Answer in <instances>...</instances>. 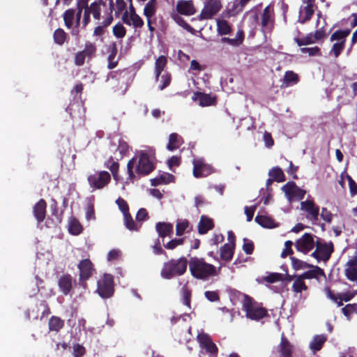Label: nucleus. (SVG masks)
Listing matches in <instances>:
<instances>
[{
  "label": "nucleus",
  "mask_w": 357,
  "mask_h": 357,
  "mask_svg": "<svg viewBox=\"0 0 357 357\" xmlns=\"http://www.w3.org/2000/svg\"><path fill=\"white\" fill-rule=\"evenodd\" d=\"M79 270V282L84 285L86 281L88 280L93 275L95 271L93 264L89 259H82L78 264Z\"/></svg>",
  "instance_id": "2eb2a0df"
},
{
  "label": "nucleus",
  "mask_w": 357,
  "mask_h": 357,
  "mask_svg": "<svg viewBox=\"0 0 357 357\" xmlns=\"http://www.w3.org/2000/svg\"><path fill=\"white\" fill-rule=\"evenodd\" d=\"M98 294L104 299L109 298L114 294V281L112 275L105 273L97 282Z\"/></svg>",
  "instance_id": "423d86ee"
},
{
  "label": "nucleus",
  "mask_w": 357,
  "mask_h": 357,
  "mask_svg": "<svg viewBox=\"0 0 357 357\" xmlns=\"http://www.w3.org/2000/svg\"><path fill=\"white\" fill-rule=\"evenodd\" d=\"M274 8L273 5L267 6L260 15V23L261 30L264 33L269 32L274 24Z\"/></svg>",
  "instance_id": "9b49d317"
},
{
  "label": "nucleus",
  "mask_w": 357,
  "mask_h": 357,
  "mask_svg": "<svg viewBox=\"0 0 357 357\" xmlns=\"http://www.w3.org/2000/svg\"><path fill=\"white\" fill-rule=\"evenodd\" d=\"M112 32L116 38L121 39L126 36V30L121 23H117L113 26Z\"/></svg>",
  "instance_id": "09e8293b"
},
{
  "label": "nucleus",
  "mask_w": 357,
  "mask_h": 357,
  "mask_svg": "<svg viewBox=\"0 0 357 357\" xmlns=\"http://www.w3.org/2000/svg\"><path fill=\"white\" fill-rule=\"evenodd\" d=\"M183 303L190 307L191 291L186 287H183L181 290Z\"/></svg>",
  "instance_id": "4d7b16f0"
},
{
  "label": "nucleus",
  "mask_w": 357,
  "mask_h": 357,
  "mask_svg": "<svg viewBox=\"0 0 357 357\" xmlns=\"http://www.w3.org/2000/svg\"><path fill=\"white\" fill-rule=\"evenodd\" d=\"M198 232L199 234H205L214 227L213 219L206 215H202L198 223Z\"/></svg>",
  "instance_id": "c85d7f7f"
},
{
  "label": "nucleus",
  "mask_w": 357,
  "mask_h": 357,
  "mask_svg": "<svg viewBox=\"0 0 357 357\" xmlns=\"http://www.w3.org/2000/svg\"><path fill=\"white\" fill-rule=\"evenodd\" d=\"M64 320L57 316H52L48 321L50 331L59 332L64 327Z\"/></svg>",
  "instance_id": "72a5a7b5"
},
{
  "label": "nucleus",
  "mask_w": 357,
  "mask_h": 357,
  "mask_svg": "<svg viewBox=\"0 0 357 357\" xmlns=\"http://www.w3.org/2000/svg\"><path fill=\"white\" fill-rule=\"evenodd\" d=\"M155 230L158 236L162 238L171 236L173 234V225L169 222H158L155 225Z\"/></svg>",
  "instance_id": "cd10ccee"
},
{
  "label": "nucleus",
  "mask_w": 357,
  "mask_h": 357,
  "mask_svg": "<svg viewBox=\"0 0 357 357\" xmlns=\"http://www.w3.org/2000/svg\"><path fill=\"white\" fill-rule=\"evenodd\" d=\"M96 51V47L94 44L91 43H86L85 45L84 49L82 50V52L87 56V59H91L95 54Z\"/></svg>",
  "instance_id": "603ef678"
},
{
  "label": "nucleus",
  "mask_w": 357,
  "mask_h": 357,
  "mask_svg": "<svg viewBox=\"0 0 357 357\" xmlns=\"http://www.w3.org/2000/svg\"><path fill=\"white\" fill-rule=\"evenodd\" d=\"M235 245L225 244L220 249V259L225 261H230L234 256Z\"/></svg>",
  "instance_id": "7c9ffc66"
},
{
  "label": "nucleus",
  "mask_w": 357,
  "mask_h": 357,
  "mask_svg": "<svg viewBox=\"0 0 357 357\" xmlns=\"http://www.w3.org/2000/svg\"><path fill=\"white\" fill-rule=\"evenodd\" d=\"M66 38V34L63 30L61 29H56L54 33V42L58 45H62L64 43Z\"/></svg>",
  "instance_id": "3c124183"
},
{
  "label": "nucleus",
  "mask_w": 357,
  "mask_h": 357,
  "mask_svg": "<svg viewBox=\"0 0 357 357\" xmlns=\"http://www.w3.org/2000/svg\"><path fill=\"white\" fill-rule=\"evenodd\" d=\"M116 204H117L119 210L123 213V215L125 214L129 213V206L127 202L121 197H119L116 200Z\"/></svg>",
  "instance_id": "bf43d9fd"
},
{
  "label": "nucleus",
  "mask_w": 357,
  "mask_h": 357,
  "mask_svg": "<svg viewBox=\"0 0 357 357\" xmlns=\"http://www.w3.org/2000/svg\"><path fill=\"white\" fill-rule=\"evenodd\" d=\"M188 264L189 262L185 257L170 259L164 264L160 275L167 280L182 275L186 272Z\"/></svg>",
  "instance_id": "20e7f679"
},
{
  "label": "nucleus",
  "mask_w": 357,
  "mask_h": 357,
  "mask_svg": "<svg viewBox=\"0 0 357 357\" xmlns=\"http://www.w3.org/2000/svg\"><path fill=\"white\" fill-rule=\"evenodd\" d=\"M183 144V139L181 136L177 133H171L169 136V141L167 145V149L169 151H174L180 148Z\"/></svg>",
  "instance_id": "2f4dec72"
},
{
  "label": "nucleus",
  "mask_w": 357,
  "mask_h": 357,
  "mask_svg": "<svg viewBox=\"0 0 357 357\" xmlns=\"http://www.w3.org/2000/svg\"><path fill=\"white\" fill-rule=\"evenodd\" d=\"M300 80L299 76L297 73L292 70H288L285 73L282 83L280 85L281 89L292 86L298 83Z\"/></svg>",
  "instance_id": "a878e982"
},
{
  "label": "nucleus",
  "mask_w": 357,
  "mask_h": 357,
  "mask_svg": "<svg viewBox=\"0 0 357 357\" xmlns=\"http://www.w3.org/2000/svg\"><path fill=\"white\" fill-rule=\"evenodd\" d=\"M327 340L325 335H317L310 342V347L315 353L321 349L323 344Z\"/></svg>",
  "instance_id": "ea45409f"
},
{
  "label": "nucleus",
  "mask_w": 357,
  "mask_h": 357,
  "mask_svg": "<svg viewBox=\"0 0 357 357\" xmlns=\"http://www.w3.org/2000/svg\"><path fill=\"white\" fill-rule=\"evenodd\" d=\"M204 296L211 302H216L220 301L218 292L215 291H206L204 293Z\"/></svg>",
  "instance_id": "774afa93"
},
{
  "label": "nucleus",
  "mask_w": 357,
  "mask_h": 357,
  "mask_svg": "<svg viewBox=\"0 0 357 357\" xmlns=\"http://www.w3.org/2000/svg\"><path fill=\"white\" fill-rule=\"evenodd\" d=\"M350 33V30L337 31L333 33L331 40L332 41L337 40L333 44L331 54H333L337 57L344 47V42L346 37Z\"/></svg>",
  "instance_id": "ddd939ff"
},
{
  "label": "nucleus",
  "mask_w": 357,
  "mask_h": 357,
  "mask_svg": "<svg viewBox=\"0 0 357 357\" xmlns=\"http://www.w3.org/2000/svg\"><path fill=\"white\" fill-rule=\"evenodd\" d=\"M352 91L351 93H347V89L343 88L342 91L347 96L346 99H344L342 96H338V100L341 101L342 104L347 105L349 104L356 96H357V82H354L351 85Z\"/></svg>",
  "instance_id": "e433bc0d"
},
{
  "label": "nucleus",
  "mask_w": 357,
  "mask_h": 357,
  "mask_svg": "<svg viewBox=\"0 0 357 357\" xmlns=\"http://www.w3.org/2000/svg\"><path fill=\"white\" fill-rule=\"evenodd\" d=\"M307 288V286L304 282V279L300 275L295 277L292 284L293 291L295 293H301L303 291H306Z\"/></svg>",
  "instance_id": "37998d69"
},
{
  "label": "nucleus",
  "mask_w": 357,
  "mask_h": 357,
  "mask_svg": "<svg viewBox=\"0 0 357 357\" xmlns=\"http://www.w3.org/2000/svg\"><path fill=\"white\" fill-rule=\"evenodd\" d=\"M83 227L79 220L75 217H70L68 221V231L73 235H79Z\"/></svg>",
  "instance_id": "58836bf2"
},
{
  "label": "nucleus",
  "mask_w": 357,
  "mask_h": 357,
  "mask_svg": "<svg viewBox=\"0 0 357 357\" xmlns=\"http://www.w3.org/2000/svg\"><path fill=\"white\" fill-rule=\"evenodd\" d=\"M314 13L313 3L311 0H306L300 8L298 22L303 24L308 21Z\"/></svg>",
  "instance_id": "412c9836"
},
{
  "label": "nucleus",
  "mask_w": 357,
  "mask_h": 357,
  "mask_svg": "<svg viewBox=\"0 0 357 357\" xmlns=\"http://www.w3.org/2000/svg\"><path fill=\"white\" fill-rule=\"evenodd\" d=\"M245 6L243 0H234L228 3L222 15L224 17L235 16L242 12Z\"/></svg>",
  "instance_id": "4be33fe9"
},
{
  "label": "nucleus",
  "mask_w": 357,
  "mask_h": 357,
  "mask_svg": "<svg viewBox=\"0 0 357 357\" xmlns=\"http://www.w3.org/2000/svg\"><path fill=\"white\" fill-rule=\"evenodd\" d=\"M217 28L219 34L227 35L231 32V26L227 21L225 20H217Z\"/></svg>",
  "instance_id": "a18cd8bd"
},
{
  "label": "nucleus",
  "mask_w": 357,
  "mask_h": 357,
  "mask_svg": "<svg viewBox=\"0 0 357 357\" xmlns=\"http://www.w3.org/2000/svg\"><path fill=\"white\" fill-rule=\"evenodd\" d=\"M185 241L184 238H174L167 243L166 244H163V246L167 250H174L178 245H181L183 244Z\"/></svg>",
  "instance_id": "864d4df0"
},
{
  "label": "nucleus",
  "mask_w": 357,
  "mask_h": 357,
  "mask_svg": "<svg viewBox=\"0 0 357 357\" xmlns=\"http://www.w3.org/2000/svg\"><path fill=\"white\" fill-rule=\"evenodd\" d=\"M193 164V176L195 178L205 177L210 175L213 172L212 167L205 164L203 160L195 159Z\"/></svg>",
  "instance_id": "dca6fc26"
},
{
  "label": "nucleus",
  "mask_w": 357,
  "mask_h": 357,
  "mask_svg": "<svg viewBox=\"0 0 357 357\" xmlns=\"http://www.w3.org/2000/svg\"><path fill=\"white\" fill-rule=\"evenodd\" d=\"M221 267L217 268L211 264L207 263L204 258L193 257L189 261V269L192 277L196 279L206 280L219 275Z\"/></svg>",
  "instance_id": "f03ea898"
},
{
  "label": "nucleus",
  "mask_w": 357,
  "mask_h": 357,
  "mask_svg": "<svg viewBox=\"0 0 357 357\" xmlns=\"http://www.w3.org/2000/svg\"><path fill=\"white\" fill-rule=\"evenodd\" d=\"M345 275L348 280L356 281L357 280V267L347 266L345 268Z\"/></svg>",
  "instance_id": "5fc2aeb1"
},
{
  "label": "nucleus",
  "mask_w": 357,
  "mask_h": 357,
  "mask_svg": "<svg viewBox=\"0 0 357 357\" xmlns=\"http://www.w3.org/2000/svg\"><path fill=\"white\" fill-rule=\"evenodd\" d=\"M173 20L183 29L190 31L192 29L190 25H189L178 14L174 13L172 15Z\"/></svg>",
  "instance_id": "6e6d98bb"
},
{
  "label": "nucleus",
  "mask_w": 357,
  "mask_h": 357,
  "mask_svg": "<svg viewBox=\"0 0 357 357\" xmlns=\"http://www.w3.org/2000/svg\"><path fill=\"white\" fill-rule=\"evenodd\" d=\"M149 219V213L146 208H141L136 214V220L139 223H142Z\"/></svg>",
  "instance_id": "0e129e2a"
},
{
  "label": "nucleus",
  "mask_w": 357,
  "mask_h": 357,
  "mask_svg": "<svg viewBox=\"0 0 357 357\" xmlns=\"http://www.w3.org/2000/svg\"><path fill=\"white\" fill-rule=\"evenodd\" d=\"M58 285L64 295H68L73 289V278L68 274H63L58 280Z\"/></svg>",
  "instance_id": "393cba45"
},
{
  "label": "nucleus",
  "mask_w": 357,
  "mask_h": 357,
  "mask_svg": "<svg viewBox=\"0 0 357 357\" xmlns=\"http://www.w3.org/2000/svg\"><path fill=\"white\" fill-rule=\"evenodd\" d=\"M89 185L93 189L100 190L111 181V175L107 171H100L91 174L87 178Z\"/></svg>",
  "instance_id": "6e6552de"
},
{
  "label": "nucleus",
  "mask_w": 357,
  "mask_h": 357,
  "mask_svg": "<svg viewBox=\"0 0 357 357\" xmlns=\"http://www.w3.org/2000/svg\"><path fill=\"white\" fill-rule=\"evenodd\" d=\"M222 6L221 0H204V7L199 15V19H212L220 12Z\"/></svg>",
  "instance_id": "1a4fd4ad"
},
{
  "label": "nucleus",
  "mask_w": 357,
  "mask_h": 357,
  "mask_svg": "<svg viewBox=\"0 0 357 357\" xmlns=\"http://www.w3.org/2000/svg\"><path fill=\"white\" fill-rule=\"evenodd\" d=\"M155 80L160 83L159 89L163 90L169 85L172 76L165 68H155Z\"/></svg>",
  "instance_id": "5701e85b"
},
{
  "label": "nucleus",
  "mask_w": 357,
  "mask_h": 357,
  "mask_svg": "<svg viewBox=\"0 0 357 357\" xmlns=\"http://www.w3.org/2000/svg\"><path fill=\"white\" fill-rule=\"evenodd\" d=\"M325 35H326V32H325V30L324 29V25H323L320 29H319L318 30L316 31V32L314 33V34L313 36H310V42L314 43L317 40H319L322 39L323 38H324Z\"/></svg>",
  "instance_id": "e2e57ef3"
},
{
  "label": "nucleus",
  "mask_w": 357,
  "mask_h": 357,
  "mask_svg": "<svg viewBox=\"0 0 357 357\" xmlns=\"http://www.w3.org/2000/svg\"><path fill=\"white\" fill-rule=\"evenodd\" d=\"M84 3H79L76 9H68L63 13V19L66 26L70 29L73 36H77L79 35L78 26L80 24V18Z\"/></svg>",
  "instance_id": "39448f33"
},
{
  "label": "nucleus",
  "mask_w": 357,
  "mask_h": 357,
  "mask_svg": "<svg viewBox=\"0 0 357 357\" xmlns=\"http://www.w3.org/2000/svg\"><path fill=\"white\" fill-rule=\"evenodd\" d=\"M102 5L98 3H93L91 4L89 7L86 8L85 6L83 8L84 9V14L83 17V27L86 26L89 22L90 14H92L93 17L96 20L100 19V11H101Z\"/></svg>",
  "instance_id": "a211bd4d"
},
{
  "label": "nucleus",
  "mask_w": 357,
  "mask_h": 357,
  "mask_svg": "<svg viewBox=\"0 0 357 357\" xmlns=\"http://www.w3.org/2000/svg\"><path fill=\"white\" fill-rule=\"evenodd\" d=\"M314 236L310 233H305L295 243V247L299 252L305 255L309 253L313 250L316 245L314 241Z\"/></svg>",
  "instance_id": "f8f14e48"
},
{
  "label": "nucleus",
  "mask_w": 357,
  "mask_h": 357,
  "mask_svg": "<svg viewBox=\"0 0 357 357\" xmlns=\"http://www.w3.org/2000/svg\"><path fill=\"white\" fill-rule=\"evenodd\" d=\"M192 99L198 102L199 105L202 107H208L215 105L216 104V97L211 96L210 94H206L202 92H195Z\"/></svg>",
  "instance_id": "6ab92c4d"
},
{
  "label": "nucleus",
  "mask_w": 357,
  "mask_h": 357,
  "mask_svg": "<svg viewBox=\"0 0 357 357\" xmlns=\"http://www.w3.org/2000/svg\"><path fill=\"white\" fill-rule=\"evenodd\" d=\"M104 166L109 169L113 178L117 181L119 179V163L114 160L113 156H110L104 163Z\"/></svg>",
  "instance_id": "c9c22d12"
},
{
  "label": "nucleus",
  "mask_w": 357,
  "mask_h": 357,
  "mask_svg": "<svg viewBox=\"0 0 357 357\" xmlns=\"http://www.w3.org/2000/svg\"><path fill=\"white\" fill-rule=\"evenodd\" d=\"M176 10L179 14L190 16L196 13V8L192 0H178Z\"/></svg>",
  "instance_id": "aec40b11"
},
{
  "label": "nucleus",
  "mask_w": 357,
  "mask_h": 357,
  "mask_svg": "<svg viewBox=\"0 0 357 357\" xmlns=\"http://www.w3.org/2000/svg\"><path fill=\"white\" fill-rule=\"evenodd\" d=\"M301 209L307 213L306 218L313 223L319 220V208L313 200L307 199L301 202Z\"/></svg>",
  "instance_id": "4468645a"
},
{
  "label": "nucleus",
  "mask_w": 357,
  "mask_h": 357,
  "mask_svg": "<svg viewBox=\"0 0 357 357\" xmlns=\"http://www.w3.org/2000/svg\"><path fill=\"white\" fill-rule=\"evenodd\" d=\"M348 183H349V191L351 196H354L357 195V183L356 181L352 178L351 176H347Z\"/></svg>",
  "instance_id": "69168bd1"
},
{
  "label": "nucleus",
  "mask_w": 357,
  "mask_h": 357,
  "mask_svg": "<svg viewBox=\"0 0 357 357\" xmlns=\"http://www.w3.org/2000/svg\"><path fill=\"white\" fill-rule=\"evenodd\" d=\"M155 165L151 160L149 154L146 152L142 151L139 154V158L133 157L127 163V173L128 177L127 180L133 183L135 180L136 176L135 174L134 168H135V173L140 176H146L155 169Z\"/></svg>",
  "instance_id": "f257e3e1"
},
{
  "label": "nucleus",
  "mask_w": 357,
  "mask_h": 357,
  "mask_svg": "<svg viewBox=\"0 0 357 357\" xmlns=\"http://www.w3.org/2000/svg\"><path fill=\"white\" fill-rule=\"evenodd\" d=\"M282 190L289 202L296 199L301 200L306 194V191L300 188L294 181L287 182L282 187Z\"/></svg>",
  "instance_id": "9d476101"
},
{
  "label": "nucleus",
  "mask_w": 357,
  "mask_h": 357,
  "mask_svg": "<svg viewBox=\"0 0 357 357\" xmlns=\"http://www.w3.org/2000/svg\"><path fill=\"white\" fill-rule=\"evenodd\" d=\"M343 314L347 317L348 320H350L351 315L353 313H357V303L347 304L342 308Z\"/></svg>",
  "instance_id": "de8ad7c7"
},
{
  "label": "nucleus",
  "mask_w": 357,
  "mask_h": 357,
  "mask_svg": "<svg viewBox=\"0 0 357 357\" xmlns=\"http://www.w3.org/2000/svg\"><path fill=\"white\" fill-rule=\"evenodd\" d=\"M321 218L328 223H331L333 220V215L326 208L323 207L321 212Z\"/></svg>",
  "instance_id": "338daca9"
},
{
  "label": "nucleus",
  "mask_w": 357,
  "mask_h": 357,
  "mask_svg": "<svg viewBox=\"0 0 357 357\" xmlns=\"http://www.w3.org/2000/svg\"><path fill=\"white\" fill-rule=\"evenodd\" d=\"M292 345L284 337H282L279 351L282 357H292Z\"/></svg>",
  "instance_id": "f704fd0d"
},
{
  "label": "nucleus",
  "mask_w": 357,
  "mask_h": 357,
  "mask_svg": "<svg viewBox=\"0 0 357 357\" xmlns=\"http://www.w3.org/2000/svg\"><path fill=\"white\" fill-rule=\"evenodd\" d=\"M190 227L189 221L187 220H183L181 222H178L176 225V236H182L185 231Z\"/></svg>",
  "instance_id": "8fccbe9b"
},
{
  "label": "nucleus",
  "mask_w": 357,
  "mask_h": 357,
  "mask_svg": "<svg viewBox=\"0 0 357 357\" xmlns=\"http://www.w3.org/2000/svg\"><path fill=\"white\" fill-rule=\"evenodd\" d=\"M283 279V274L278 273H272L265 277L264 280L268 283H274L281 281Z\"/></svg>",
  "instance_id": "680f3d73"
},
{
  "label": "nucleus",
  "mask_w": 357,
  "mask_h": 357,
  "mask_svg": "<svg viewBox=\"0 0 357 357\" xmlns=\"http://www.w3.org/2000/svg\"><path fill=\"white\" fill-rule=\"evenodd\" d=\"M315 250L310 255L311 257L316 259L318 261L324 262L328 261L334 252L333 243L330 241L326 243L321 241L319 238L316 241Z\"/></svg>",
  "instance_id": "0eeeda50"
},
{
  "label": "nucleus",
  "mask_w": 357,
  "mask_h": 357,
  "mask_svg": "<svg viewBox=\"0 0 357 357\" xmlns=\"http://www.w3.org/2000/svg\"><path fill=\"white\" fill-rule=\"evenodd\" d=\"M311 270L307 271L300 275L304 280L305 279H317L319 280V277L326 278L324 271L317 266L312 265L310 267Z\"/></svg>",
  "instance_id": "c756f323"
},
{
  "label": "nucleus",
  "mask_w": 357,
  "mask_h": 357,
  "mask_svg": "<svg viewBox=\"0 0 357 357\" xmlns=\"http://www.w3.org/2000/svg\"><path fill=\"white\" fill-rule=\"evenodd\" d=\"M129 146L127 142H126L123 139H120L119 141L118 146L115 149L114 156H113L114 159L119 162V160H121L124 155L128 152Z\"/></svg>",
  "instance_id": "473e14b6"
},
{
  "label": "nucleus",
  "mask_w": 357,
  "mask_h": 357,
  "mask_svg": "<svg viewBox=\"0 0 357 357\" xmlns=\"http://www.w3.org/2000/svg\"><path fill=\"white\" fill-rule=\"evenodd\" d=\"M243 299L242 301V310L245 312V317L251 320L258 321L264 317H268V310L262 306L261 303H257L251 296L241 294Z\"/></svg>",
  "instance_id": "7ed1b4c3"
},
{
  "label": "nucleus",
  "mask_w": 357,
  "mask_h": 357,
  "mask_svg": "<svg viewBox=\"0 0 357 357\" xmlns=\"http://www.w3.org/2000/svg\"><path fill=\"white\" fill-rule=\"evenodd\" d=\"M268 176L271 177L275 181L281 183L286 180L285 175L282 169L279 167H274L268 172Z\"/></svg>",
  "instance_id": "79ce46f5"
},
{
  "label": "nucleus",
  "mask_w": 357,
  "mask_h": 357,
  "mask_svg": "<svg viewBox=\"0 0 357 357\" xmlns=\"http://www.w3.org/2000/svg\"><path fill=\"white\" fill-rule=\"evenodd\" d=\"M156 0H149L144 8V15L147 19H151L156 13Z\"/></svg>",
  "instance_id": "c03bdc74"
},
{
  "label": "nucleus",
  "mask_w": 357,
  "mask_h": 357,
  "mask_svg": "<svg viewBox=\"0 0 357 357\" xmlns=\"http://www.w3.org/2000/svg\"><path fill=\"white\" fill-rule=\"evenodd\" d=\"M46 202L41 199L33 206V215L38 222H42L46 215Z\"/></svg>",
  "instance_id": "bb28decb"
},
{
  "label": "nucleus",
  "mask_w": 357,
  "mask_h": 357,
  "mask_svg": "<svg viewBox=\"0 0 357 357\" xmlns=\"http://www.w3.org/2000/svg\"><path fill=\"white\" fill-rule=\"evenodd\" d=\"M197 340L201 347L204 349L208 354L215 356H217L218 349L208 335L205 333L199 334L197 335Z\"/></svg>",
  "instance_id": "f3484780"
},
{
  "label": "nucleus",
  "mask_w": 357,
  "mask_h": 357,
  "mask_svg": "<svg viewBox=\"0 0 357 357\" xmlns=\"http://www.w3.org/2000/svg\"><path fill=\"white\" fill-rule=\"evenodd\" d=\"M292 268L296 270H303L305 268H310L312 264L305 262L301 259H298L294 257H291Z\"/></svg>",
  "instance_id": "49530a36"
},
{
  "label": "nucleus",
  "mask_w": 357,
  "mask_h": 357,
  "mask_svg": "<svg viewBox=\"0 0 357 357\" xmlns=\"http://www.w3.org/2000/svg\"><path fill=\"white\" fill-rule=\"evenodd\" d=\"M255 220L257 223L265 228H274L276 227L275 221L270 217L257 215Z\"/></svg>",
  "instance_id": "a19ab883"
},
{
  "label": "nucleus",
  "mask_w": 357,
  "mask_h": 357,
  "mask_svg": "<svg viewBox=\"0 0 357 357\" xmlns=\"http://www.w3.org/2000/svg\"><path fill=\"white\" fill-rule=\"evenodd\" d=\"M123 22L128 26H132L136 31L144 26V21L137 14H123Z\"/></svg>",
  "instance_id": "b1692460"
},
{
  "label": "nucleus",
  "mask_w": 357,
  "mask_h": 357,
  "mask_svg": "<svg viewBox=\"0 0 357 357\" xmlns=\"http://www.w3.org/2000/svg\"><path fill=\"white\" fill-rule=\"evenodd\" d=\"M255 248V245L252 241L244 238H243V250L247 255H251L252 254Z\"/></svg>",
  "instance_id": "13d9d810"
},
{
  "label": "nucleus",
  "mask_w": 357,
  "mask_h": 357,
  "mask_svg": "<svg viewBox=\"0 0 357 357\" xmlns=\"http://www.w3.org/2000/svg\"><path fill=\"white\" fill-rule=\"evenodd\" d=\"M123 221L126 227L130 231H139L142 227V223L135 222L130 213L123 215Z\"/></svg>",
  "instance_id": "4c0bfd02"
},
{
  "label": "nucleus",
  "mask_w": 357,
  "mask_h": 357,
  "mask_svg": "<svg viewBox=\"0 0 357 357\" xmlns=\"http://www.w3.org/2000/svg\"><path fill=\"white\" fill-rule=\"evenodd\" d=\"M50 208L52 215L56 216L59 222H61L62 220L63 211H61L60 213H58L57 202L55 199H51Z\"/></svg>",
  "instance_id": "052dcab7"
}]
</instances>
